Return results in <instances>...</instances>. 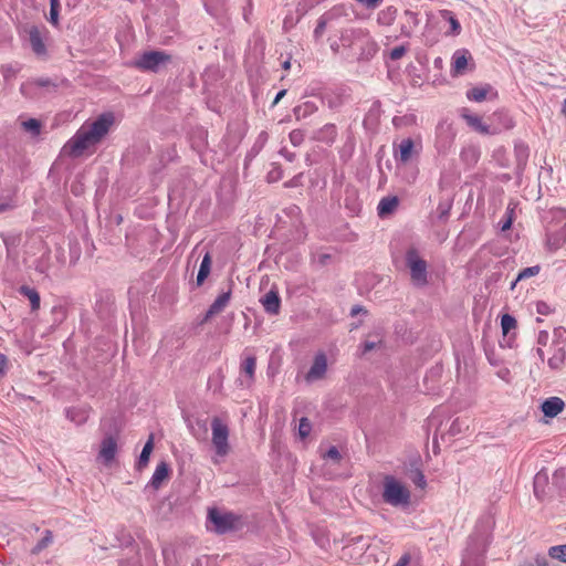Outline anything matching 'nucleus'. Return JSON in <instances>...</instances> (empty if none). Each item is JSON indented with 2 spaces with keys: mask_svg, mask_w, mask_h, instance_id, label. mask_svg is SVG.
I'll use <instances>...</instances> for the list:
<instances>
[{
  "mask_svg": "<svg viewBox=\"0 0 566 566\" xmlns=\"http://www.w3.org/2000/svg\"><path fill=\"white\" fill-rule=\"evenodd\" d=\"M566 352L564 348H557L552 357L548 359V366L552 369H560L565 363Z\"/></svg>",
  "mask_w": 566,
  "mask_h": 566,
  "instance_id": "36",
  "label": "nucleus"
},
{
  "mask_svg": "<svg viewBox=\"0 0 566 566\" xmlns=\"http://www.w3.org/2000/svg\"><path fill=\"white\" fill-rule=\"evenodd\" d=\"M154 449V434H150L146 443L144 444V448L139 454V458L136 462V469L143 470L149 461L150 453Z\"/></svg>",
  "mask_w": 566,
  "mask_h": 566,
  "instance_id": "31",
  "label": "nucleus"
},
{
  "mask_svg": "<svg viewBox=\"0 0 566 566\" xmlns=\"http://www.w3.org/2000/svg\"><path fill=\"white\" fill-rule=\"evenodd\" d=\"M491 127H499V133L503 129H510L514 126L512 117L504 111H499L490 117Z\"/></svg>",
  "mask_w": 566,
  "mask_h": 566,
  "instance_id": "23",
  "label": "nucleus"
},
{
  "mask_svg": "<svg viewBox=\"0 0 566 566\" xmlns=\"http://www.w3.org/2000/svg\"><path fill=\"white\" fill-rule=\"evenodd\" d=\"M399 205L397 197H384L377 207V212L380 218H385L392 213Z\"/></svg>",
  "mask_w": 566,
  "mask_h": 566,
  "instance_id": "27",
  "label": "nucleus"
},
{
  "mask_svg": "<svg viewBox=\"0 0 566 566\" xmlns=\"http://www.w3.org/2000/svg\"><path fill=\"white\" fill-rule=\"evenodd\" d=\"M405 476L407 480L412 482L420 490H424L426 488V478L420 469V460H411L405 468Z\"/></svg>",
  "mask_w": 566,
  "mask_h": 566,
  "instance_id": "12",
  "label": "nucleus"
},
{
  "mask_svg": "<svg viewBox=\"0 0 566 566\" xmlns=\"http://www.w3.org/2000/svg\"><path fill=\"white\" fill-rule=\"evenodd\" d=\"M415 142L411 138H405L398 145V150L395 151V158L406 164L411 159Z\"/></svg>",
  "mask_w": 566,
  "mask_h": 566,
  "instance_id": "24",
  "label": "nucleus"
},
{
  "mask_svg": "<svg viewBox=\"0 0 566 566\" xmlns=\"http://www.w3.org/2000/svg\"><path fill=\"white\" fill-rule=\"evenodd\" d=\"M53 542V534L50 530H46L44 536L36 543V545L32 548V554H39L43 549H45Z\"/></svg>",
  "mask_w": 566,
  "mask_h": 566,
  "instance_id": "37",
  "label": "nucleus"
},
{
  "mask_svg": "<svg viewBox=\"0 0 566 566\" xmlns=\"http://www.w3.org/2000/svg\"><path fill=\"white\" fill-rule=\"evenodd\" d=\"M397 8L389 6L386 9L378 12L377 22L380 25H391L397 17Z\"/></svg>",
  "mask_w": 566,
  "mask_h": 566,
  "instance_id": "33",
  "label": "nucleus"
},
{
  "mask_svg": "<svg viewBox=\"0 0 566 566\" xmlns=\"http://www.w3.org/2000/svg\"><path fill=\"white\" fill-rule=\"evenodd\" d=\"M375 348H376V343L375 342L366 340L363 344V353H368V352H370V350H373Z\"/></svg>",
  "mask_w": 566,
  "mask_h": 566,
  "instance_id": "62",
  "label": "nucleus"
},
{
  "mask_svg": "<svg viewBox=\"0 0 566 566\" xmlns=\"http://www.w3.org/2000/svg\"><path fill=\"white\" fill-rule=\"evenodd\" d=\"M469 56L470 54L467 50H458L454 52L452 56V72L455 75L464 73Z\"/></svg>",
  "mask_w": 566,
  "mask_h": 566,
  "instance_id": "25",
  "label": "nucleus"
},
{
  "mask_svg": "<svg viewBox=\"0 0 566 566\" xmlns=\"http://www.w3.org/2000/svg\"><path fill=\"white\" fill-rule=\"evenodd\" d=\"M300 177H301V175H300V176H295V177H294V178H292L290 181L285 182V184H284V186H285L286 188H291V187H296V186H298Z\"/></svg>",
  "mask_w": 566,
  "mask_h": 566,
  "instance_id": "63",
  "label": "nucleus"
},
{
  "mask_svg": "<svg viewBox=\"0 0 566 566\" xmlns=\"http://www.w3.org/2000/svg\"><path fill=\"white\" fill-rule=\"evenodd\" d=\"M264 311L270 315H277L281 308V297L277 290L271 289L260 300Z\"/></svg>",
  "mask_w": 566,
  "mask_h": 566,
  "instance_id": "14",
  "label": "nucleus"
},
{
  "mask_svg": "<svg viewBox=\"0 0 566 566\" xmlns=\"http://www.w3.org/2000/svg\"><path fill=\"white\" fill-rule=\"evenodd\" d=\"M493 525L494 520L490 514H483L476 521L473 532L468 537L461 566H484Z\"/></svg>",
  "mask_w": 566,
  "mask_h": 566,
  "instance_id": "2",
  "label": "nucleus"
},
{
  "mask_svg": "<svg viewBox=\"0 0 566 566\" xmlns=\"http://www.w3.org/2000/svg\"><path fill=\"white\" fill-rule=\"evenodd\" d=\"M539 272H541V265H538V264L525 268L518 272V274L516 276V281H523V280L536 276Z\"/></svg>",
  "mask_w": 566,
  "mask_h": 566,
  "instance_id": "41",
  "label": "nucleus"
},
{
  "mask_svg": "<svg viewBox=\"0 0 566 566\" xmlns=\"http://www.w3.org/2000/svg\"><path fill=\"white\" fill-rule=\"evenodd\" d=\"M283 176V171L281 169L280 166H275L273 167L269 172H268V181L269 182H275V181H279Z\"/></svg>",
  "mask_w": 566,
  "mask_h": 566,
  "instance_id": "48",
  "label": "nucleus"
},
{
  "mask_svg": "<svg viewBox=\"0 0 566 566\" xmlns=\"http://www.w3.org/2000/svg\"><path fill=\"white\" fill-rule=\"evenodd\" d=\"M245 525L243 515L222 506H210L207 510L206 528L216 535L235 533Z\"/></svg>",
  "mask_w": 566,
  "mask_h": 566,
  "instance_id": "3",
  "label": "nucleus"
},
{
  "mask_svg": "<svg viewBox=\"0 0 566 566\" xmlns=\"http://www.w3.org/2000/svg\"><path fill=\"white\" fill-rule=\"evenodd\" d=\"M172 56L165 51L144 52L134 63L138 70L157 73L170 63Z\"/></svg>",
  "mask_w": 566,
  "mask_h": 566,
  "instance_id": "7",
  "label": "nucleus"
},
{
  "mask_svg": "<svg viewBox=\"0 0 566 566\" xmlns=\"http://www.w3.org/2000/svg\"><path fill=\"white\" fill-rule=\"evenodd\" d=\"M290 139H291V143L296 146V145H298L301 143L302 136H301V134L298 132L293 130L290 134Z\"/></svg>",
  "mask_w": 566,
  "mask_h": 566,
  "instance_id": "59",
  "label": "nucleus"
},
{
  "mask_svg": "<svg viewBox=\"0 0 566 566\" xmlns=\"http://www.w3.org/2000/svg\"><path fill=\"white\" fill-rule=\"evenodd\" d=\"M549 335L546 331H541L537 336V343L542 346H546L548 343Z\"/></svg>",
  "mask_w": 566,
  "mask_h": 566,
  "instance_id": "54",
  "label": "nucleus"
},
{
  "mask_svg": "<svg viewBox=\"0 0 566 566\" xmlns=\"http://www.w3.org/2000/svg\"><path fill=\"white\" fill-rule=\"evenodd\" d=\"M440 15L443 20L450 23V31L446 32L447 35H459L461 32V24L455 18L454 13L450 10H441Z\"/></svg>",
  "mask_w": 566,
  "mask_h": 566,
  "instance_id": "32",
  "label": "nucleus"
},
{
  "mask_svg": "<svg viewBox=\"0 0 566 566\" xmlns=\"http://www.w3.org/2000/svg\"><path fill=\"white\" fill-rule=\"evenodd\" d=\"M517 326V322L514 316L510 314H503L501 316V328L503 333V342L506 343L509 347L512 346V339L514 335H511V332L514 331Z\"/></svg>",
  "mask_w": 566,
  "mask_h": 566,
  "instance_id": "22",
  "label": "nucleus"
},
{
  "mask_svg": "<svg viewBox=\"0 0 566 566\" xmlns=\"http://www.w3.org/2000/svg\"><path fill=\"white\" fill-rule=\"evenodd\" d=\"M256 366V358L249 356L242 364V371L245 373L250 378H253Z\"/></svg>",
  "mask_w": 566,
  "mask_h": 566,
  "instance_id": "44",
  "label": "nucleus"
},
{
  "mask_svg": "<svg viewBox=\"0 0 566 566\" xmlns=\"http://www.w3.org/2000/svg\"><path fill=\"white\" fill-rule=\"evenodd\" d=\"M90 410L88 406L70 407L65 409V416L71 422L81 426L87 421Z\"/></svg>",
  "mask_w": 566,
  "mask_h": 566,
  "instance_id": "20",
  "label": "nucleus"
},
{
  "mask_svg": "<svg viewBox=\"0 0 566 566\" xmlns=\"http://www.w3.org/2000/svg\"><path fill=\"white\" fill-rule=\"evenodd\" d=\"M337 137V127L335 124L328 123L314 132L313 139L332 146Z\"/></svg>",
  "mask_w": 566,
  "mask_h": 566,
  "instance_id": "15",
  "label": "nucleus"
},
{
  "mask_svg": "<svg viewBox=\"0 0 566 566\" xmlns=\"http://www.w3.org/2000/svg\"><path fill=\"white\" fill-rule=\"evenodd\" d=\"M488 91L489 90L486 87H478L476 86L467 92V97L470 101L482 102L486 98Z\"/></svg>",
  "mask_w": 566,
  "mask_h": 566,
  "instance_id": "38",
  "label": "nucleus"
},
{
  "mask_svg": "<svg viewBox=\"0 0 566 566\" xmlns=\"http://www.w3.org/2000/svg\"><path fill=\"white\" fill-rule=\"evenodd\" d=\"M211 441L216 453L219 457H226L230 451L228 426L219 417H213L211 420Z\"/></svg>",
  "mask_w": 566,
  "mask_h": 566,
  "instance_id": "8",
  "label": "nucleus"
},
{
  "mask_svg": "<svg viewBox=\"0 0 566 566\" xmlns=\"http://www.w3.org/2000/svg\"><path fill=\"white\" fill-rule=\"evenodd\" d=\"M464 422L461 421L459 418H457L455 420L452 421L449 430H448V434L450 437H454L457 434H459L461 431H462V424Z\"/></svg>",
  "mask_w": 566,
  "mask_h": 566,
  "instance_id": "51",
  "label": "nucleus"
},
{
  "mask_svg": "<svg viewBox=\"0 0 566 566\" xmlns=\"http://www.w3.org/2000/svg\"><path fill=\"white\" fill-rule=\"evenodd\" d=\"M317 111V106L313 102H305L296 106L293 112L297 119L306 118Z\"/></svg>",
  "mask_w": 566,
  "mask_h": 566,
  "instance_id": "34",
  "label": "nucleus"
},
{
  "mask_svg": "<svg viewBox=\"0 0 566 566\" xmlns=\"http://www.w3.org/2000/svg\"><path fill=\"white\" fill-rule=\"evenodd\" d=\"M114 123L112 113L101 114L93 123L83 125L62 148V154L76 158L88 147L98 144Z\"/></svg>",
  "mask_w": 566,
  "mask_h": 566,
  "instance_id": "1",
  "label": "nucleus"
},
{
  "mask_svg": "<svg viewBox=\"0 0 566 566\" xmlns=\"http://www.w3.org/2000/svg\"><path fill=\"white\" fill-rule=\"evenodd\" d=\"M461 116L472 129L479 132L480 134H499V127H491V124H484L480 116L470 114L467 108H463Z\"/></svg>",
  "mask_w": 566,
  "mask_h": 566,
  "instance_id": "11",
  "label": "nucleus"
},
{
  "mask_svg": "<svg viewBox=\"0 0 566 566\" xmlns=\"http://www.w3.org/2000/svg\"><path fill=\"white\" fill-rule=\"evenodd\" d=\"M57 84L49 77L32 78L20 86L21 94L29 99H41L57 91Z\"/></svg>",
  "mask_w": 566,
  "mask_h": 566,
  "instance_id": "6",
  "label": "nucleus"
},
{
  "mask_svg": "<svg viewBox=\"0 0 566 566\" xmlns=\"http://www.w3.org/2000/svg\"><path fill=\"white\" fill-rule=\"evenodd\" d=\"M54 323L61 324L66 318V308L63 305H55L52 307Z\"/></svg>",
  "mask_w": 566,
  "mask_h": 566,
  "instance_id": "46",
  "label": "nucleus"
},
{
  "mask_svg": "<svg viewBox=\"0 0 566 566\" xmlns=\"http://www.w3.org/2000/svg\"><path fill=\"white\" fill-rule=\"evenodd\" d=\"M536 311L542 315H547L551 312L549 306L544 302H538L536 304Z\"/></svg>",
  "mask_w": 566,
  "mask_h": 566,
  "instance_id": "55",
  "label": "nucleus"
},
{
  "mask_svg": "<svg viewBox=\"0 0 566 566\" xmlns=\"http://www.w3.org/2000/svg\"><path fill=\"white\" fill-rule=\"evenodd\" d=\"M451 208H452L451 200L440 201L437 207L438 219L441 221H446L449 218Z\"/></svg>",
  "mask_w": 566,
  "mask_h": 566,
  "instance_id": "39",
  "label": "nucleus"
},
{
  "mask_svg": "<svg viewBox=\"0 0 566 566\" xmlns=\"http://www.w3.org/2000/svg\"><path fill=\"white\" fill-rule=\"evenodd\" d=\"M535 566H555V565L551 564L546 556L537 555Z\"/></svg>",
  "mask_w": 566,
  "mask_h": 566,
  "instance_id": "57",
  "label": "nucleus"
},
{
  "mask_svg": "<svg viewBox=\"0 0 566 566\" xmlns=\"http://www.w3.org/2000/svg\"><path fill=\"white\" fill-rule=\"evenodd\" d=\"M407 50H408L407 45L396 46L390 51L389 56L391 60L397 61L406 54Z\"/></svg>",
  "mask_w": 566,
  "mask_h": 566,
  "instance_id": "49",
  "label": "nucleus"
},
{
  "mask_svg": "<svg viewBox=\"0 0 566 566\" xmlns=\"http://www.w3.org/2000/svg\"><path fill=\"white\" fill-rule=\"evenodd\" d=\"M169 465L166 463V462H160L151 479H150V485L155 489V490H158V488L160 486V484L163 483L164 480L168 479V475H169Z\"/></svg>",
  "mask_w": 566,
  "mask_h": 566,
  "instance_id": "29",
  "label": "nucleus"
},
{
  "mask_svg": "<svg viewBox=\"0 0 566 566\" xmlns=\"http://www.w3.org/2000/svg\"><path fill=\"white\" fill-rule=\"evenodd\" d=\"M406 266L410 271V277L413 285L422 287L428 284V264L423 260L416 247L407 249L405 254Z\"/></svg>",
  "mask_w": 566,
  "mask_h": 566,
  "instance_id": "5",
  "label": "nucleus"
},
{
  "mask_svg": "<svg viewBox=\"0 0 566 566\" xmlns=\"http://www.w3.org/2000/svg\"><path fill=\"white\" fill-rule=\"evenodd\" d=\"M22 127L30 132L33 136H38L41 132V123L35 118H29L22 123Z\"/></svg>",
  "mask_w": 566,
  "mask_h": 566,
  "instance_id": "42",
  "label": "nucleus"
},
{
  "mask_svg": "<svg viewBox=\"0 0 566 566\" xmlns=\"http://www.w3.org/2000/svg\"><path fill=\"white\" fill-rule=\"evenodd\" d=\"M230 298H231V290L221 293L213 301V303L209 306V308H208V311H207V313H206V315L203 317V322H207L211 317H213L214 315L221 313L227 307V305L229 304Z\"/></svg>",
  "mask_w": 566,
  "mask_h": 566,
  "instance_id": "17",
  "label": "nucleus"
},
{
  "mask_svg": "<svg viewBox=\"0 0 566 566\" xmlns=\"http://www.w3.org/2000/svg\"><path fill=\"white\" fill-rule=\"evenodd\" d=\"M410 563V555L403 554L394 566H408Z\"/></svg>",
  "mask_w": 566,
  "mask_h": 566,
  "instance_id": "60",
  "label": "nucleus"
},
{
  "mask_svg": "<svg viewBox=\"0 0 566 566\" xmlns=\"http://www.w3.org/2000/svg\"><path fill=\"white\" fill-rule=\"evenodd\" d=\"M548 556L553 559H558L560 562L566 563V544L552 546L548 549Z\"/></svg>",
  "mask_w": 566,
  "mask_h": 566,
  "instance_id": "40",
  "label": "nucleus"
},
{
  "mask_svg": "<svg viewBox=\"0 0 566 566\" xmlns=\"http://www.w3.org/2000/svg\"><path fill=\"white\" fill-rule=\"evenodd\" d=\"M323 15L328 22H331L333 20L346 15V9L343 6H336L328 10L327 12H325Z\"/></svg>",
  "mask_w": 566,
  "mask_h": 566,
  "instance_id": "43",
  "label": "nucleus"
},
{
  "mask_svg": "<svg viewBox=\"0 0 566 566\" xmlns=\"http://www.w3.org/2000/svg\"><path fill=\"white\" fill-rule=\"evenodd\" d=\"M18 292L30 301L32 312H36L40 308L41 297L35 289L29 285H21Z\"/></svg>",
  "mask_w": 566,
  "mask_h": 566,
  "instance_id": "26",
  "label": "nucleus"
},
{
  "mask_svg": "<svg viewBox=\"0 0 566 566\" xmlns=\"http://www.w3.org/2000/svg\"><path fill=\"white\" fill-rule=\"evenodd\" d=\"M360 4H363L366 9L375 10L377 9L382 0H356Z\"/></svg>",
  "mask_w": 566,
  "mask_h": 566,
  "instance_id": "52",
  "label": "nucleus"
},
{
  "mask_svg": "<svg viewBox=\"0 0 566 566\" xmlns=\"http://www.w3.org/2000/svg\"><path fill=\"white\" fill-rule=\"evenodd\" d=\"M382 495H410V493L395 476L385 475Z\"/></svg>",
  "mask_w": 566,
  "mask_h": 566,
  "instance_id": "18",
  "label": "nucleus"
},
{
  "mask_svg": "<svg viewBox=\"0 0 566 566\" xmlns=\"http://www.w3.org/2000/svg\"><path fill=\"white\" fill-rule=\"evenodd\" d=\"M455 132L452 124L447 120L440 122L436 129L434 146L439 154H447L453 145Z\"/></svg>",
  "mask_w": 566,
  "mask_h": 566,
  "instance_id": "9",
  "label": "nucleus"
},
{
  "mask_svg": "<svg viewBox=\"0 0 566 566\" xmlns=\"http://www.w3.org/2000/svg\"><path fill=\"white\" fill-rule=\"evenodd\" d=\"M367 33L363 29H346L342 32L340 42L344 46L350 48L354 40L363 39Z\"/></svg>",
  "mask_w": 566,
  "mask_h": 566,
  "instance_id": "30",
  "label": "nucleus"
},
{
  "mask_svg": "<svg viewBox=\"0 0 566 566\" xmlns=\"http://www.w3.org/2000/svg\"><path fill=\"white\" fill-rule=\"evenodd\" d=\"M117 451V441L113 436H107L103 439L99 450V457L104 462L109 463L114 460Z\"/></svg>",
  "mask_w": 566,
  "mask_h": 566,
  "instance_id": "21",
  "label": "nucleus"
},
{
  "mask_svg": "<svg viewBox=\"0 0 566 566\" xmlns=\"http://www.w3.org/2000/svg\"><path fill=\"white\" fill-rule=\"evenodd\" d=\"M285 95H286V90H281L276 94L274 101L272 102V106H275Z\"/></svg>",
  "mask_w": 566,
  "mask_h": 566,
  "instance_id": "64",
  "label": "nucleus"
},
{
  "mask_svg": "<svg viewBox=\"0 0 566 566\" xmlns=\"http://www.w3.org/2000/svg\"><path fill=\"white\" fill-rule=\"evenodd\" d=\"M546 243L551 250L559 249L566 242V209L553 208L544 217Z\"/></svg>",
  "mask_w": 566,
  "mask_h": 566,
  "instance_id": "4",
  "label": "nucleus"
},
{
  "mask_svg": "<svg viewBox=\"0 0 566 566\" xmlns=\"http://www.w3.org/2000/svg\"><path fill=\"white\" fill-rule=\"evenodd\" d=\"M24 31L29 35V42L32 48V51L36 55H44L46 53V46L43 42L42 33L39 27L31 25L24 28Z\"/></svg>",
  "mask_w": 566,
  "mask_h": 566,
  "instance_id": "13",
  "label": "nucleus"
},
{
  "mask_svg": "<svg viewBox=\"0 0 566 566\" xmlns=\"http://www.w3.org/2000/svg\"><path fill=\"white\" fill-rule=\"evenodd\" d=\"M565 402L559 397H549L541 405V410L545 417L554 418L563 411Z\"/></svg>",
  "mask_w": 566,
  "mask_h": 566,
  "instance_id": "16",
  "label": "nucleus"
},
{
  "mask_svg": "<svg viewBox=\"0 0 566 566\" xmlns=\"http://www.w3.org/2000/svg\"><path fill=\"white\" fill-rule=\"evenodd\" d=\"M35 271L41 274H46L48 265L44 263L43 260L38 261V263L35 264Z\"/></svg>",
  "mask_w": 566,
  "mask_h": 566,
  "instance_id": "61",
  "label": "nucleus"
},
{
  "mask_svg": "<svg viewBox=\"0 0 566 566\" xmlns=\"http://www.w3.org/2000/svg\"><path fill=\"white\" fill-rule=\"evenodd\" d=\"M212 258L210 252L203 255L196 279V286H201L211 271Z\"/></svg>",
  "mask_w": 566,
  "mask_h": 566,
  "instance_id": "28",
  "label": "nucleus"
},
{
  "mask_svg": "<svg viewBox=\"0 0 566 566\" xmlns=\"http://www.w3.org/2000/svg\"><path fill=\"white\" fill-rule=\"evenodd\" d=\"M325 458L333 459L334 461H339L342 457L338 449L333 446L325 453Z\"/></svg>",
  "mask_w": 566,
  "mask_h": 566,
  "instance_id": "53",
  "label": "nucleus"
},
{
  "mask_svg": "<svg viewBox=\"0 0 566 566\" xmlns=\"http://www.w3.org/2000/svg\"><path fill=\"white\" fill-rule=\"evenodd\" d=\"M384 503L400 511L410 513L418 504V497H380Z\"/></svg>",
  "mask_w": 566,
  "mask_h": 566,
  "instance_id": "19",
  "label": "nucleus"
},
{
  "mask_svg": "<svg viewBox=\"0 0 566 566\" xmlns=\"http://www.w3.org/2000/svg\"><path fill=\"white\" fill-rule=\"evenodd\" d=\"M327 370V357L325 353L319 352L315 355L313 364L305 375L308 382L324 378Z\"/></svg>",
  "mask_w": 566,
  "mask_h": 566,
  "instance_id": "10",
  "label": "nucleus"
},
{
  "mask_svg": "<svg viewBox=\"0 0 566 566\" xmlns=\"http://www.w3.org/2000/svg\"><path fill=\"white\" fill-rule=\"evenodd\" d=\"M328 21L324 18L322 14L321 18L317 21L316 28L314 30V36L316 39L321 38L326 29Z\"/></svg>",
  "mask_w": 566,
  "mask_h": 566,
  "instance_id": "50",
  "label": "nucleus"
},
{
  "mask_svg": "<svg viewBox=\"0 0 566 566\" xmlns=\"http://www.w3.org/2000/svg\"><path fill=\"white\" fill-rule=\"evenodd\" d=\"M59 13H60V9H50L49 20L54 25H56L59 22Z\"/></svg>",
  "mask_w": 566,
  "mask_h": 566,
  "instance_id": "58",
  "label": "nucleus"
},
{
  "mask_svg": "<svg viewBox=\"0 0 566 566\" xmlns=\"http://www.w3.org/2000/svg\"><path fill=\"white\" fill-rule=\"evenodd\" d=\"M7 365H8V357L4 354L0 353V378L2 376H4Z\"/></svg>",
  "mask_w": 566,
  "mask_h": 566,
  "instance_id": "56",
  "label": "nucleus"
},
{
  "mask_svg": "<svg viewBox=\"0 0 566 566\" xmlns=\"http://www.w3.org/2000/svg\"><path fill=\"white\" fill-rule=\"evenodd\" d=\"M552 484L556 486L559 492H566V468L558 469L554 472Z\"/></svg>",
  "mask_w": 566,
  "mask_h": 566,
  "instance_id": "35",
  "label": "nucleus"
},
{
  "mask_svg": "<svg viewBox=\"0 0 566 566\" xmlns=\"http://www.w3.org/2000/svg\"><path fill=\"white\" fill-rule=\"evenodd\" d=\"M311 429V421L306 417L301 418L298 423V434L301 436V438L308 437Z\"/></svg>",
  "mask_w": 566,
  "mask_h": 566,
  "instance_id": "47",
  "label": "nucleus"
},
{
  "mask_svg": "<svg viewBox=\"0 0 566 566\" xmlns=\"http://www.w3.org/2000/svg\"><path fill=\"white\" fill-rule=\"evenodd\" d=\"M547 482V475L545 473H537L534 478V493L535 495H541L544 493V490L541 489L543 484Z\"/></svg>",
  "mask_w": 566,
  "mask_h": 566,
  "instance_id": "45",
  "label": "nucleus"
}]
</instances>
